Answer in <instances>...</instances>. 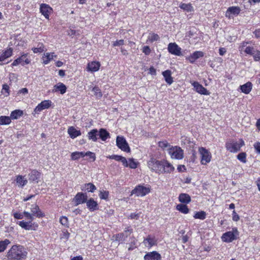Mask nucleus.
<instances>
[{
  "label": "nucleus",
  "mask_w": 260,
  "mask_h": 260,
  "mask_svg": "<svg viewBox=\"0 0 260 260\" xmlns=\"http://www.w3.org/2000/svg\"><path fill=\"white\" fill-rule=\"evenodd\" d=\"M68 132L72 139H75L81 135L80 131L77 130L73 126H71L68 128Z\"/></svg>",
  "instance_id": "c85d7f7f"
},
{
  "label": "nucleus",
  "mask_w": 260,
  "mask_h": 260,
  "mask_svg": "<svg viewBox=\"0 0 260 260\" xmlns=\"http://www.w3.org/2000/svg\"><path fill=\"white\" fill-rule=\"evenodd\" d=\"M150 192V188L142 185H138L132 190V193L138 197H143Z\"/></svg>",
  "instance_id": "1a4fd4ad"
},
{
  "label": "nucleus",
  "mask_w": 260,
  "mask_h": 260,
  "mask_svg": "<svg viewBox=\"0 0 260 260\" xmlns=\"http://www.w3.org/2000/svg\"><path fill=\"white\" fill-rule=\"evenodd\" d=\"M191 84L193 86L196 91L198 93L203 95H210V92L198 82L194 81L191 83Z\"/></svg>",
  "instance_id": "ddd939ff"
},
{
  "label": "nucleus",
  "mask_w": 260,
  "mask_h": 260,
  "mask_svg": "<svg viewBox=\"0 0 260 260\" xmlns=\"http://www.w3.org/2000/svg\"><path fill=\"white\" fill-rule=\"evenodd\" d=\"M23 115V111L20 110H15L10 114L12 119H17Z\"/></svg>",
  "instance_id": "4c0bfd02"
},
{
  "label": "nucleus",
  "mask_w": 260,
  "mask_h": 260,
  "mask_svg": "<svg viewBox=\"0 0 260 260\" xmlns=\"http://www.w3.org/2000/svg\"><path fill=\"white\" fill-rule=\"evenodd\" d=\"M179 7L181 9L187 12H190L193 11V8L191 4L190 3L185 4L181 3L179 5Z\"/></svg>",
  "instance_id": "c9c22d12"
},
{
  "label": "nucleus",
  "mask_w": 260,
  "mask_h": 260,
  "mask_svg": "<svg viewBox=\"0 0 260 260\" xmlns=\"http://www.w3.org/2000/svg\"><path fill=\"white\" fill-rule=\"evenodd\" d=\"M241 11L240 8L238 6H232L228 8L225 16L229 19H233L234 16L238 15Z\"/></svg>",
  "instance_id": "6e6552de"
},
{
  "label": "nucleus",
  "mask_w": 260,
  "mask_h": 260,
  "mask_svg": "<svg viewBox=\"0 0 260 260\" xmlns=\"http://www.w3.org/2000/svg\"><path fill=\"white\" fill-rule=\"evenodd\" d=\"M16 181L18 186L22 187L27 183V180L22 175H18L16 177Z\"/></svg>",
  "instance_id": "473e14b6"
},
{
  "label": "nucleus",
  "mask_w": 260,
  "mask_h": 260,
  "mask_svg": "<svg viewBox=\"0 0 260 260\" xmlns=\"http://www.w3.org/2000/svg\"><path fill=\"white\" fill-rule=\"evenodd\" d=\"M143 243L146 247L150 248L152 246L156 245L157 240L155 237H152L150 235H148L147 237L144 239Z\"/></svg>",
  "instance_id": "6ab92c4d"
},
{
  "label": "nucleus",
  "mask_w": 260,
  "mask_h": 260,
  "mask_svg": "<svg viewBox=\"0 0 260 260\" xmlns=\"http://www.w3.org/2000/svg\"><path fill=\"white\" fill-rule=\"evenodd\" d=\"M98 136L103 141H106L110 137L109 133L105 128L100 129L98 131Z\"/></svg>",
  "instance_id": "393cba45"
},
{
  "label": "nucleus",
  "mask_w": 260,
  "mask_h": 260,
  "mask_svg": "<svg viewBox=\"0 0 260 260\" xmlns=\"http://www.w3.org/2000/svg\"><path fill=\"white\" fill-rule=\"evenodd\" d=\"M67 91V87L62 83L59 82L53 86L52 89L53 92H59L60 94H63Z\"/></svg>",
  "instance_id": "4be33fe9"
},
{
  "label": "nucleus",
  "mask_w": 260,
  "mask_h": 260,
  "mask_svg": "<svg viewBox=\"0 0 260 260\" xmlns=\"http://www.w3.org/2000/svg\"><path fill=\"white\" fill-rule=\"evenodd\" d=\"M246 153L245 152H241L237 156V159L243 163H246Z\"/></svg>",
  "instance_id": "a18cd8bd"
},
{
  "label": "nucleus",
  "mask_w": 260,
  "mask_h": 260,
  "mask_svg": "<svg viewBox=\"0 0 260 260\" xmlns=\"http://www.w3.org/2000/svg\"><path fill=\"white\" fill-rule=\"evenodd\" d=\"M83 157H84V152L76 151L72 153L71 154V159L72 160H77L80 158Z\"/></svg>",
  "instance_id": "a19ab883"
},
{
  "label": "nucleus",
  "mask_w": 260,
  "mask_h": 260,
  "mask_svg": "<svg viewBox=\"0 0 260 260\" xmlns=\"http://www.w3.org/2000/svg\"><path fill=\"white\" fill-rule=\"evenodd\" d=\"M240 143L235 141L228 142L225 144V147L230 152L236 153L239 151L241 147L244 146L245 144L243 140H240Z\"/></svg>",
  "instance_id": "20e7f679"
},
{
  "label": "nucleus",
  "mask_w": 260,
  "mask_h": 260,
  "mask_svg": "<svg viewBox=\"0 0 260 260\" xmlns=\"http://www.w3.org/2000/svg\"><path fill=\"white\" fill-rule=\"evenodd\" d=\"M140 216V214L139 213H132L130 214L129 217L131 219H138Z\"/></svg>",
  "instance_id": "774afa93"
},
{
  "label": "nucleus",
  "mask_w": 260,
  "mask_h": 260,
  "mask_svg": "<svg viewBox=\"0 0 260 260\" xmlns=\"http://www.w3.org/2000/svg\"><path fill=\"white\" fill-rule=\"evenodd\" d=\"M204 53L201 51H196L191 54L189 56L186 57V59L188 60L191 63H193L195 61L200 57H203Z\"/></svg>",
  "instance_id": "dca6fc26"
},
{
  "label": "nucleus",
  "mask_w": 260,
  "mask_h": 260,
  "mask_svg": "<svg viewBox=\"0 0 260 260\" xmlns=\"http://www.w3.org/2000/svg\"><path fill=\"white\" fill-rule=\"evenodd\" d=\"M116 146L122 151L129 152L131 149L125 139L123 136H118L116 140Z\"/></svg>",
  "instance_id": "423d86ee"
},
{
  "label": "nucleus",
  "mask_w": 260,
  "mask_h": 260,
  "mask_svg": "<svg viewBox=\"0 0 260 260\" xmlns=\"http://www.w3.org/2000/svg\"><path fill=\"white\" fill-rule=\"evenodd\" d=\"M164 77L165 78L166 82L171 85L173 82V78L171 76V72L170 70H166L162 73Z\"/></svg>",
  "instance_id": "2f4dec72"
},
{
  "label": "nucleus",
  "mask_w": 260,
  "mask_h": 260,
  "mask_svg": "<svg viewBox=\"0 0 260 260\" xmlns=\"http://www.w3.org/2000/svg\"><path fill=\"white\" fill-rule=\"evenodd\" d=\"M34 53H42L46 50L44 45L39 43L37 47H33L31 49Z\"/></svg>",
  "instance_id": "e433bc0d"
},
{
  "label": "nucleus",
  "mask_w": 260,
  "mask_h": 260,
  "mask_svg": "<svg viewBox=\"0 0 260 260\" xmlns=\"http://www.w3.org/2000/svg\"><path fill=\"white\" fill-rule=\"evenodd\" d=\"M254 49L252 47L247 46L242 51L247 54L252 55L254 52Z\"/></svg>",
  "instance_id": "8fccbe9b"
},
{
  "label": "nucleus",
  "mask_w": 260,
  "mask_h": 260,
  "mask_svg": "<svg viewBox=\"0 0 260 260\" xmlns=\"http://www.w3.org/2000/svg\"><path fill=\"white\" fill-rule=\"evenodd\" d=\"M159 37L157 34L153 33L149 37L148 39L151 42L156 41L159 39Z\"/></svg>",
  "instance_id": "603ef678"
},
{
  "label": "nucleus",
  "mask_w": 260,
  "mask_h": 260,
  "mask_svg": "<svg viewBox=\"0 0 260 260\" xmlns=\"http://www.w3.org/2000/svg\"><path fill=\"white\" fill-rule=\"evenodd\" d=\"M11 117L6 116H1L0 117V125L9 124L11 122Z\"/></svg>",
  "instance_id": "ea45409f"
},
{
  "label": "nucleus",
  "mask_w": 260,
  "mask_h": 260,
  "mask_svg": "<svg viewBox=\"0 0 260 260\" xmlns=\"http://www.w3.org/2000/svg\"><path fill=\"white\" fill-rule=\"evenodd\" d=\"M27 252L25 248L20 245H14L7 253L8 260H24L26 258Z\"/></svg>",
  "instance_id": "f03ea898"
},
{
  "label": "nucleus",
  "mask_w": 260,
  "mask_h": 260,
  "mask_svg": "<svg viewBox=\"0 0 260 260\" xmlns=\"http://www.w3.org/2000/svg\"><path fill=\"white\" fill-rule=\"evenodd\" d=\"M168 50L169 53L176 56H181V48L175 43H170L168 45Z\"/></svg>",
  "instance_id": "f8f14e48"
},
{
  "label": "nucleus",
  "mask_w": 260,
  "mask_h": 260,
  "mask_svg": "<svg viewBox=\"0 0 260 260\" xmlns=\"http://www.w3.org/2000/svg\"><path fill=\"white\" fill-rule=\"evenodd\" d=\"M10 243L8 239L0 241V252H3L7 248V245Z\"/></svg>",
  "instance_id": "c03bdc74"
},
{
  "label": "nucleus",
  "mask_w": 260,
  "mask_h": 260,
  "mask_svg": "<svg viewBox=\"0 0 260 260\" xmlns=\"http://www.w3.org/2000/svg\"><path fill=\"white\" fill-rule=\"evenodd\" d=\"M254 60L255 61H258L260 60V51H256L254 52L253 55H252Z\"/></svg>",
  "instance_id": "13d9d810"
},
{
  "label": "nucleus",
  "mask_w": 260,
  "mask_h": 260,
  "mask_svg": "<svg viewBox=\"0 0 260 260\" xmlns=\"http://www.w3.org/2000/svg\"><path fill=\"white\" fill-rule=\"evenodd\" d=\"M88 199L87 194L86 192H78L73 199V201L75 203V206L82 204L86 203Z\"/></svg>",
  "instance_id": "9b49d317"
},
{
  "label": "nucleus",
  "mask_w": 260,
  "mask_h": 260,
  "mask_svg": "<svg viewBox=\"0 0 260 260\" xmlns=\"http://www.w3.org/2000/svg\"><path fill=\"white\" fill-rule=\"evenodd\" d=\"M27 53H22L20 57L14 60L12 63V66H17L19 64H21L23 66L24 64H28L30 63V60L27 58Z\"/></svg>",
  "instance_id": "9d476101"
},
{
  "label": "nucleus",
  "mask_w": 260,
  "mask_h": 260,
  "mask_svg": "<svg viewBox=\"0 0 260 260\" xmlns=\"http://www.w3.org/2000/svg\"><path fill=\"white\" fill-rule=\"evenodd\" d=\"M100 67V63L99 62L92 61L88 63L87 66V70L92 72L98 71Z\"/></svg>",
  "instance_id": "b1692460"
},
{
  "label": "nucleus",
  "mask_w": 260,
  "mask_h": 260,
  "mask_svg": "<svg viewBox=\"0 0 260 260\" xmlns=\"http://www.w3.org/2000/svg\"><path fill=\"white\" fill-rule=\"evenodd\" d=\"M193 217L195 219H199L201 220H204L206 217V213L205 211H202L200 212H197L195 213L193 215Z\"/></svg>",
  "instance_id": "79ce46f5"
},
{
  "label": "nucleus",
  "mask_w": 260,
  "mask_h": 260,
  "mask_svg": "<svg viewBox=\"0 0 260 260\" xmlns=\"http://www.w3.org/2000/svg\"><path fill=\"white\" fill-rule=\"evenodd\" d=\"M236 239V237L233 231L226 232L221 237L222 240L227 243L231 242Z\"/></svg>",
  "instance_id": "412c9836"
},
{
  "label": "nucleus",
  "mask_w": 260,
  "mask_h": 260,
  "mask_svg": "<svg viewBox=\"0 0 260 260\" xmlns=\"http://www.w3.org/2000/svg\"><path fill=\"white\" fill-rule=\"evenodd\" d=\"M30 210L33 217L36 216L41 218L45 216V214L40 210L39 207L36 204L31 205Z\"/></svg>",
  "instance_id": "aec40b11"
},
{
  "label": "nucleus",
  "mask_w": 260,
  "mask_h": 260,
  "mask_svg": "<svg viewBox=\"0 0 260 260\" xmlns=\"http://www.w3.org/2000/svg\"><path fill=\"white\" fill-rule=\"evenodd\" d=\"M252 87V84L250 82H248L240 86L241 91L245 94H248L251 91Z\"/></svg>",
  "instance_id": "c756f323"
},
{
  "label": "nucleus",
  "mask_w": 260,
  "mask_h": 260,
  "mask_svg": "<svg viewBox=\"0 0 260 260\" xmlns=\"http://www.w3.org/2000/svg\"><path fill=\"white\" fill-rule=\"evenodd\" d=\"M31 221L29 222H25L24 221H20L17 222V224L21 226L22 228L26 230H29L31 229V225L30 224Z\"/></svg>",
  "instance_id": "58836bf2"
},
{
  "label": "nucleus",
  "mask_w": 260,
  "mask_h": 260,
  "mask_svg": "<svg viewBox=\"0 0 260 260\" xmlns=\"http://www.w3.org/2000/svg\"><path fill=\"white\" fill-rule=\"evenodd\" d=\"M13 49L9 48L0 53V61H3L11 57L13 54Z\"/></svg>",
  "instance_id": "5701e85b"
},
{
  "label": "nucleus",
  "mask_w": 260,
  "mask_h": 260,
  "mask_svg": "<svg viewBox=\"0 0 260 260\" xmlns=\"http://www.w3.org/2000/svg\"><path fill=\"white\" fill-rule=\"evenodd\" d=\"M133 233V229L129 227L125 228L123 233L117 234L113 236L115 240L120 243L124 242L127 237Z\"/></svg>",
  "instance_id": "0eeeda50"
},
{
  "label": "nucleus",
  "mask_w": 260,
  "mask_h": 260,
  "mask_svg": "<svg viewBox=\"0 0 260 260\" xmlns=\"http://www.w3.org/2000/svg\"><path fill=\"white\" fill-rule=\"evenodd\" d=\"M249 43L248 42H243L241 43V45L239 47V51L242 52L245 48L246 47L247 45Z\"/></svg>",
  "instance_id": "69168bd1"
},
{
  "label": "nucleus",
  "mask_w": 260,
  "mask_h": 260,
  "mask_svg": "<svg viewBox=\"0 0 260 260\" xmlns=\"http://www.w3.org/2000/svg\"><path fill=\"white\" fill-rule=\"evenodd\" d=\"M2 92L6 96L9 95V86L7 84L3 85Z\"/></svg>",
  "instance_id": "3c124183"
},
{
  "label": "nucleus",
  "mask_w": 260,
  "mask_h": 260,
  "mask_svg": "<svg viewBox=\"0 0 260 260\" xmlns=\"http://www.w3.org/2000/svg\"><path fill=\"white\" fill-rule=\"evenodd\" d=\"M51 105V101L50 100H45L40 103L34 109V112L39 113L42 110L49 108Z\"/></svg>",
  "instance_id": "2eb2a0df"
},
{
  "label": "nucleus",
  "mask_w": 260,
  "mask_h": 260,
  "mask_svg": "<svg viewBox=\"0 0 260 260\" xmlns=\"http://www.w3.org/2000/svg\"><path fill=\"white\" fill-rule=\"evenodd\" d=\"M253 147L256 151V152L259 154H260V142H256L254 144Z\"/></svg>",
  "instance_id": "0e129e2a"
},
{
  "label": "nucleus",
  "mask_w": 260,
  "mask_h": 260,
  "mask_svg": "<svg viewBox=\"0 0 260 260\" xmlns=\"http://www.w3.org/2000/svg\"><path fill=\"white\" fill-rule=\"evenodd\" d=\"M160 254L156 251L149 252L144 256V260H161Z\"/></svg>",
  "instance_id": "f3484780"
},
{
  "label": "nucleus",
  "mask_w": 260,
  "mask_h": 260,
  "mask_svg": "<svg viewBox=\"0 0 260 260\" xmlns=\"http://www.w3.org/2000/svg\"><path fill=\"white\" fill-rule=\"evenodd\" d=\"M40 11L46 19H49L50 14L52 12V9L49 5L46 4L40 5Z\"/></svg>",
  "instance_id": "4468645a"
},
{
  "label": "nucleus",
  "mask_w": 260,
  "mask_h": 260,
  "mask_svg": "<svg viewBox=\"0 0 260 260\" xmlns=\"http://www.w3.org/2000/svg\"><path fill=\"white\" fill-rule=\"evenodd\" d=\"M24 215L26 217L27 219L30 220V221H32L34 219V218L31 213H30L28 212L24 211L23 212V216Z\"/></svg>",
  "instance_id": "4d7b16f0"
},
{
  "label": "nucleus",
  "mask_w": 260,
  "mask_h": 260,
  "mask_svg": "<svg viewBox=\"0 0 260 260\" xmlns=\"http://www.w3.org/2000/svg\"><path fill=\"white\" fill-rule=\"evenodd\" d=\"M168 153L172 159H182L184 157L183 150L179 146H171Z\"/></svg>",
  "instance_id": "7ed1b4c3"
},
{
  "label": "nucleus",
  "mask_w": 260,
  "mask_h": 260,
  "mask_svg": "<svg viewBox=\"0 0 260 260\" xmlns=\"http://www.w3.org/2000/svg\"><path fill=\"white\" fill-rule=\"evenodd\" d=\"M92 91L94 92V95L98 98H101L102 96V93L101 89L98 86H95L92 88Z\"/></svg>",
  "instance_id": "de8ad7c7"
},
{
  "label": "nucleus",
  "mask_w": 260,
  "mask_h": 260,
  "mask_svg": "<svg viewBox=\"0 0 260 260\" xmlns=\"http://www.w3.org/2000/svg\"><path fill=\"white\" fill-rule=\"evenodd\" d=\"M56 56L54 52L45 53L43 56V63L45 64H48L53 59V57H56Z\"/></svg>",
  "instance_id": "7c9ffc66"
},
{
  "label": "nucleus",
  "mask_w": 260,
  "mask_h": 260,
  "mask_svg": "<svg viewBox=\"0 0 260 260\" xmlns=\"http://www.w3.org/2000/svg\"><path fill=\"white\" fill-rule=\"evenodd\" d=\"M232 215H233V217H232L233 220L234 221H237L238 220H239V216L237 214V213L236 212V211L235 210H234L233 211Z\"/></svg>",
  "instance_id": "338daca9"
},
{
  "label": "nucleus",
  "mask_w": 260,
  "mask_h": 260,
  "mask_svg": "<svg viewBox=\"0 0 260 260\" xmlns=\"http://www.w3.org/2000/svg\"><path fill=\"white\" fill-rule=\"evenodd\" d=\"M124 44V40H117L116 41H115L113 44V45L114 46H122Z\"/></svg>",
  "instance_id": "e2e57ef3"
},
{
  "label": "nucleus",
  "mask_w": 260,
  "mask_h": 260,
  "mask_svg": "<svg viewBox=\"0 0 260 260\" xmlns=\"http://www.w3.org/2000/svg\"><path fill=\"white\" fill-rule=\"evenodd\" d=\"M149 169L156 174H170L173 172L175 168L166 159L157 160L154 158H151L147 162Z\"/></svg>",
  "instance_id": "f257e3e1"
},
{
  "label": "nucleus",
  "mask_w": 260,
  "mask_h": 260,
  "mask_svg": "<svg viewBox=\"0 0 260 260\" xmlns=\"http://www.w3.org/2000/svg\"><path fill=\"white\" fill-rule=\"evenodd\" d=\"M142 52L145 54V55H149L151 52L150 48L148 46H144L142 49Z\"/></svg>",
  "instance_id": "052dcab7"
},
{
  "label": "nucleus",
  "mask_w": 260,
  "mask_h": 260,
  "mask_svg": "<svg viewBox=\"0 0 260 260\" xmlns=\"http://www.w3.org/2000/svg\"><path fill=\"white\" fill-rule=\"evenodd\" d=\"M109 192L108 191L104 190H100L99 193V197L101 200H108L109 198Z\"/></svg>",
  "instance_id": "37998d69"
},
{
  "label": "nucleus",
  "mask_w": 260,
  "mask_h": 260,
  "mask_svg": "<svg viewBox=\"0 0 260 260\" xmlns=\"http://www.w3.org/2000/svg\"><path fill=\"white\" fill-rule=\"evenodd\" d=\"M128 167L131 169H136L137 167V162L134 158H129L127 163Z\"/></svg>",
  "instance_id": "09e8293b"
},
{
  "label": "nucleus",
  "mask_w": 260,
  "mask_h": 260,
  "mask_svg": "<svg viewBox=\"0 0 260 260\" xmlns=\"http://www.w3.org/2000/svg\"><path fill=\"white\" fill-rule=\"evenodd\" d=\"M88 156L90 158H92L93 159V161H94L95 159V155L94 153L91 152L90 151H87L86 152H84V156Z\"/></svg>",
  "instance_id": "bf43d9fd"
},
{
  "label": "nucleus",
  "mask_w": 260,
  "mask_h": 260,
  "mask_svg": "<svg viewBox=\"0 0 260 260\" xmlns=\"http://www.w3.org/2000/svg\"><path fill=\"white\" fill-rule=\"evenodd\" d=\"M59 222L62 225L67 228L69 226L68 218L65 216H62L60 218Z\"/></svg>",
  "instance_id": "49530a36"
},
{
  "label": "nucleus",
  "mask_w": 260,
  "mask_h": 260,
  "mask_svg": "<svg viewBox=\"0 0 260 260\" xmlns=\"http://www.w3.org/2000/svg\"><path fill=\"white\" fill-rule=\"evenodd\" d=\"M199 152L201 156V163L202 165H206L208 163L210 162L211 159V153L204 147H199Z\"/></svg>",
  "instance_id": "39448f33"
},
{
  "label": "nucleus",
  "mask_w": 260,
  "mask_h": 260,
  "mask_svg": "<svg viewBox=\"0 0 260 260\" xmlns=\"http://www.w3.org/2000/svg\"><path fill=\"white\" fill-rule=\"evenodd\" d=\"M176 209L183 214H187L189 212V209L187 205L183 204H179L177 205Z\"/></svg>",
  "instance_id": "f704fd0d"
},
{
  "label": "nucleus",
  "mask_w": 260,
  "mask_h": 260,
  "mask_svg": "<svg viewBox=\"0 0 260 260\" xmlns=\"http://www.w3.org/2000/svg\"><path fill=\"white\" fill-rule=\"evenodd\" d=\"M178 199L179 202L183 204H187L191 202V198L190 196L187 193H180Z\"/></svg>",
  "instance_id": "a878e982"
},
{
  "label": "nucleus",
  "mask_w": 260,
  "mask_h": 260,
  "mask_svg": "<svg viewBox=\"0 0 260 260\" xmlns=\"http://www.w3.org/2000/svg\"><path fill=\"white\" fill-rule=\"evenodd\" d=\"M29 180L31 181H37L40 178V173L36 170H33L29 174Z\"/></svg>",
  "instance_id": "72a5a7b5"
},
{
  "label": "nucleus",
  "mask_w": 260,
  "mask_h": 260,
  "mask_svg": "<svg viewBox=\"0 0 260 260\" xmlns=\"http://www.w3.org/2000/svg\"><path fill=\"white\" fill-rule=\"evenodd\" d=\"M13 216L15 219H21L23 218V213L16 212L13 214Z\"/></svg>",
  "instance_id": "680f3d73"
},
{
  "label": "nucleus",
  "mask_w": 260,
  "mask_h": 260,
  "mask_svg": "<svg viewBox=\"0 0 260 260\" xmlns=\"http://www.w3.org/2000/svg\"><path fill=\"white\" fill-rule=\"evenodd\" d=\"M122 156H121V155H110L108 157L110 158V159H114L116 161H120L121 158H122Z\"/></svg>",
  "instance_id": "6e6d98bb"
},
{
  "label": "nucleus",
  "mask_w": 260,
  "mask_h": 260,
  "mask_svg": "<svg viewBox=\"0 0 260 260\" xmlns=\"http://www.w3.org/2000/svg\"><path fill=\"white\" fill-rule=\"evenodd\" d=\"M88 138L90 140L96 142L98 139V131L97 129H93L90 130L87 135Z\"/></svg>",
  "instance_id": "bb28decb"
},
{
  "label": "nucleus",
  "mask_w": 260,
  "mask_h": 260,
  "mask_svg": "<svg viewBox=\"0 0 260 260\" xmlns=\"http://www.w3.org/2000/svg\"><path fill=\"white\" fill-rule=\"evenodd\" d=\"M96 189V186L92 183H85L81 187L82 191L94 192Z\"/></svg>",
  "instance_id": "cd10ccee"
},
{
  "label": "nucleus",
  "mask_w": 260,
  "mask_h": 260,
  "mask_svg": "<svg viewBox=\"0 0 260 260\" xmlns=\"http://www.w3.org/2000/svg\"><path fill=\"white\" fill-rule=\"evenodd\" d=\"M136 243H137V240H136L135 239H134L133 241H131V242L129 243V246L128 248V250L129 251H131V250H133L134 249H135L137 247Z\"/></svg>",
  "instance_id": "5fc2aeb1"
},
{
  "label": "nucleus",
  "mask_w": 260,
  "mask_h": 260,
  "mask_svg": "<svg viewBox=\"0 0 260 260\" xmlns=\"http://www.w3.org/2000/svg\"><path fill=\"white\" fill-rule=\"evenodd\" d=\"M158 146L161 148L165 149L168 147H170V145L166 141H160L158 143Z\"/></svg>",
  "instance_id": "864d4df0"
},
{
  "label": "nucleus",
  "mask_w": 260,
  "mask_h": 260,
  "mask_svg": "<svg viewBox=\"0 0 260 260\" xmlns=\"http://www.w3.org/2000/svg\"><path fill=\"white\" fill-rule=\"evenodd\" d=\"M86 206L89 210L91 212H93L99 209V205L96 201L91 198L89 199H87L86 202Z\"/></svg>",
  "instance_id": "a211bd4d"
}]
</instances>
